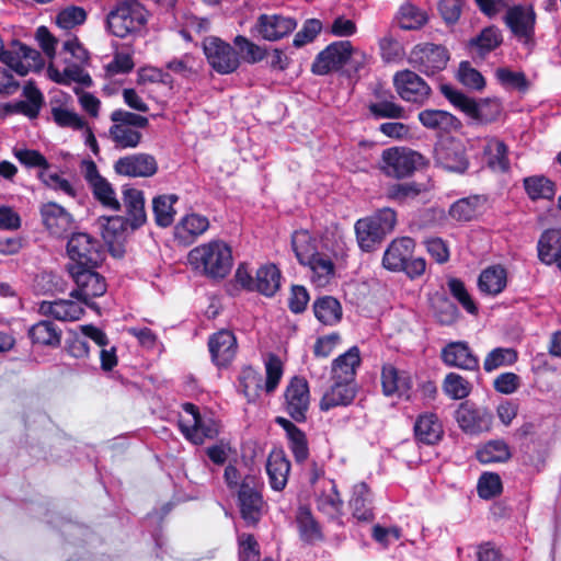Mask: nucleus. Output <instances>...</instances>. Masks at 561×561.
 <instances>
[{
	"label": "nucleus",
	"instance_id": "37",
	"mask_svg": "<svg viewBox=\"0 0 561 561\" xmlns=\"http://www.w3.org/2000/svg\"><path fill=\"white\" fill-rule=\"evenodd\" d=\"M350 505L353 510V516L358 520L373 519L371 493L365 482H359L354 485Z\"/></svg>",
	"mask_w": 561,
	"mask_h": 561
},
{
	"label": "nucleus",
	"instance_id": "15",
	"mask_svg": "<svg viewBox=\"0 0 561 561\" xmlns=\"http://www.w3.org/2000/svg\"><path fill=\"white\" fill-rule=\"evenodd\" d=\"M257 485L259 481L255 476H247L238 492L240 512L249 525H255L262 514L263 499Z\"/></svg>",
	"mask_w": 561,
	"mask_h": 561
},
{
	"label": "nucleus",
	"instance_id": "10",
	"mask_svg": "<svg viewBox=\"0 0 561 561\" xmlns=\"http://www.w3.org/2000/svg\"><path fill=\"white\" fill-rule=\"evenodd\" d=\"M80 171L87 183L89 184L94 198L104 207L112 210H119L121 204L116 198L112 184L100 174L98 167L93 160H83Z\"/></svg>",
	"mask_w": 561,
	"mask_h": 561
},
{
	"label": "nucleus",
	"instance_id": "40",
	"mask_svg": "<svg viewBox=\"0 0 561 561\" xmlns=\"http://www.w3.org/2000/svg\"><path fill=\"white\" fill-rule=\"evenodd\" d=\"M178 199L175 194L159 195L152 199V211L158 226L165 228L173 224L176 214L174 204Z\"/></svg>",
	"mask_w": 561,
	"mask_h": 561
},
{
	"label": "nucleus",
	"instance_id": "20",
	"mask_svg": "<svg viewBox=\"0 0 561 561\" xmlns=\"http://www.w3.org/2000/svg\"><path fill=\"white\" fill-rule=\"evenodd\" d=\"M459 426L468 433L486 432L492 426V413L483 408H477L469 402L461 403L456 411Z\"/></svg>",
	"mask_w": 561,
	"mask_h": 561
},
{
	"label": "nucleus",
	"instance_id": "56",
	"mask_svg": "<svg viewBox=\"0 0 561 561\" xmlns=\"http://www.w3.org/2000/svg\"><path fill=\"white\" fill-rule=\"evenodd\" d=\"M398 22L403 30H415L426 22V13L411 3L400 8Z\"/></svg>",
	"mask_w": 561,
	"mask_h": 561
},
{
	"label": "nucleus",
	"instance_id": "24",
	"mask_svg": "<svg viewBox=\"0 0 561 561\" xmlns=\"http://www.w3.org/2000/svg\"><path fill=\"white\" fill-rule=\"evenodd\" d=\"M37 311L44 317L59 321H77L83 314L84 309L79 301L60 299L55 301H41Z\"/></svg>",
	"mask_w": 561,
	"mask_h": 561
},
{
	"label": "nucleus",
	"instance_id": "58",
	"mask_svg": "<svg viewBox=\"0 0 561 561\" xmlns=\"http://www.w3.org/2000/svg\"><path fill=\"white\" fill-rule=\"evenodd\" d=\"M457 78L465 87L472 90L481 91L485 87L484 77L468 61L460 62Z\"/></svg>",
	"mask_w": 561,
	"mask_h": 561
},
{
	"label": "nucleus",
	"instance_id": "38",
	"mask_svg": "<svg viewBox=\"0 0 561 561\" xmlns=\"http://www.w3.org/2000/svg\"><path fill=\"white\" fill-rule=\"evenodd\" d=\"M483 153L486 158V164L496 172H505L510 169L506 145L496 139L488 138L483 147Z\"/></svg>",
	"mask_w": 561,
	"mask_h": 561
},
{
	"label": "nucleus",
	"instance_id": "54",
	"mask_svg": "<svg viewBox=\"0 0 561 561\" xmlns=\"http://www.w3.org/2000/svg\"><path fill=\"white\" fill-rule=\"evenodd\" d=\"M502 43V35L499 28L494 26L485 27L481 33L470 41L472 48H476L480 55H484L495 49Z\"/></svg>",
	"mask_w": 561,
	"mask_h": 561
},
{
	"label": "nucleus",
	"instance_id": "5",
	"mask_svg": "<svg viewBox=\"0 0 561 561\" xmlns=\"http://www.w3.org/2000/svg\"><path fill=\"white\" fill-rule=\"evenodd\" d=\"M265 373L266 379L263 381L262 375L252 367L242 370L240 388L248 401H255L263 390L270 394L277 388L283 376V363L276 355L270 354L265 359Z\"/></svg>",
	"mask_w": 561,
	"mask_h": 561
},
{
	"label": "nucleus",
	"instance_id": "48",
	"mask_svg": "<svg viewBox=\"0 0 561 561\" xmlns=\"http://www.w3.org/2000/svg\"><path fill=\"white\" fill-rule=\"evenodd\" d=\"M209 228L208 218L198 214L185 216L176 226V234L180 238H196Z\"/></svg>",
	"mask_w": 561,
	"mask_h": 561
},
{
	"label": "nucleus",
	"instance_id": "57",
	"mask_svg": "<svg viewBox=\"0 0 561 561\" xmlns=\"http://www.w3.org/2000/svg\"><path fill=\"white\" fill-rule=\"evenodd\" d=\"M317 506L320 511L331 516L340 512L342 500L332 482H329L328 488L317 496Z\"/></svg>",
	"mask_w": 561,
	"mask_h": 561
},
{
	"label": "nucleus",
	"instance_id": "61",
	"mask_svg": "<svg viewBox=\"0 0 561 561\" xmlns=\"http://www.w3.org/2000/svg\"><path fill=\"white\" fill-rule=\"evenodd\" d=\"M51 115L54 121L60 127H69L76 130L82 129L85 126V122L73 111L66 107H53Z\"/></svg>",
	"mask_w": 561,
	"mask_h": 561
},
{
	"label": "nucleus",
	"instance_id": "2",
	"mask_svg": "<svg viewBox=\"0 0 561 561\" xmlns=\"http://www.w3.org/2000/svg\"><path fill=\"white\" fill-rule=\"evenodd\" d=\"M415 242L410 237H400L392 240L382 256V266L391 272H404L411 279L425 273L426 261L414 257Z\"/></svg>",
	"mask_w": 561,
	"mask_h": 561
},
{
	"label": "nucleus",
	"instance_id": "41",
	"mask_svg": "<svg viewBox=\"0 0 561 561\" xmlns=\"http://www.w3.org/2000/svg\"><path fill=\"white\" fill-rule=\"evenodd\" d=\"M280 284V273L273 264L261 266L254 277L253 290L265 296H273Z\"/></svg>",
	"mask_w": 561,
	"mask_h": 561
},
{
	"label": "nucleus",
	"instance_id": "21",
	"mask_svg": "<svg viewBox=\"0 0 561 561\" xmlns=\"http://www.w3.org/2000/svg\"><path fill=\"white\" fill-rule=\"evenodd\" d=\"M297 26L294 19L278 14L259 16L255 31L265 41L275 42L290 34Z\"/></svg>",
	"mask_w": 561,
	"mask_h": 561
},
{
	"label": "nucleus",
	"instance_id": "49",
	"mask_svg": "<svg viewBox=\"0 0 561 561\" xmlns=\"http://www.w3.org/2000/svg\"><path fill=\"white\" fill-rule=\"evenodd\" d=\"M518 354L512 347H496L492 350L483 362V368L491 373L504 366H512L516 363Z\"/></svg>",
	"mask_w": 561,
	"mask_h": 561
},
{
	"label": "nucleus",
	"instance_id": "33",
	"mask_svg": "<svg viewBox=\"0 0 561 561\" xmlns=\"http://www.w3.org/2000/svg\"><path fill=\"white\" fill-rule=\"evenodd\" d=\"M359 364V350L353 346L334 359L332 364V380L355 382L356 368Z\"/></svg>",
	"mask_w": 561,
	"mask_h": 561
},
{
	"label": "nucleus",
	"instance_id": "26",
	"mask_svg": "<svg viewBox=\"0 0 561 561\" xmlns=\"http://www.w3.org/2000/svg\"><path fill=\"white\" fill-rule=\"evenodd\" d=\"M440 92L456 108L469 117L482 123L490 121L483 114V105L489 103L486 100L483 103H477L473 99L448 84H442Z\"/></svg>",
	"mask_w": 561,
	"mask_h": 561
},
{
	"label": "nucleus",
	"instance_id": "3",
	"mask_svg": "<svg viewBox=\"0 0 561 561\" xmlns=\"http://www.w3.org/2000/svg\"><path fill=\"white\" fill-rule=\"evenodd\" d=\"M148 11L138 0H122L106 16L108 31L116 37L139 33L146 25Z\"/></svg>",
	"mask_w": 561,
	"mask_h": 561
},
{
	"label": "nucleus",
	"instance_id": "8",
	"mask_svg": "<svg viewBox=\"0 0 561 561\" xmlns=\"http://www.w3.org/2000/svg\"><path fill=\"white\" fill-rule=\"evenodd\" d=\"M96 267H80L72 266L67 267V272L76 288L70 293V297L77 298L82 304L90 308H96L94 302H90V299L103 296L106 291V283L102 275L95 272Z\"/></svg>",
	"mask_w": 561,
	"mask_h": 561
},
{
	"label": "nucleus",
	"instance_id": "32",
	"mask_svg": "<svg viewBox=\"0 0 561 561\" xmlns=\"http://www.w3.org/2000/svg\"><path fill=\"white\" fill-rule=\"evenodd\" d=\"M415 437L419 442L434 445L443 436V425L434 413L426 412L421 414L414 424Z\"/></svg>",
	"mask_w": 561,
	"mask_h": 561
},
{
	"label": "nucleus",
	"instance_id": "23",
	"mask_svg": "<svg viewBox=\"0 0 561 561\" xmlns=\"http://www.w3.org/2000/svg\"><path fill=\"white\" fill-rule=\"evenodd\" d=\"M381 385L385 396L397 394L399 397L409 398L413 382L410 373L400 370L391 364L382 366Z\"/></svg>",
	"mask_w": 561,
	"mask_h": 561
},
{
	"label": "nucleus",
	"instance_id": "7",
	"mask_svg": "<svg viewBox=\"0 0 561 561\" xmlns=\"http://www.w3.org/2000/svg\"><path fill=\"white\" fill-rule=\"evenodd\" d=\"M70 262L67 267H98L105 259L103 244L85 232L73 233L67 243Z\"/></svg>",
	"mask_w": 561,
	"mask_h": 561
},
{
	"label": "nucleus",
	"instance_id": "25",
	"mask_svg": "<svg viewBox=\"0 0 561 561\" xmlns=\"http://www.w3.org/2000/svg\"><path fill=\"white\" fill-rule=\"evenodd\" d=\"M213 362L218 366L229 364L237 352V340L231 331L220 330L208 340Z\"/></svg>",
	"mask_w": 561,
	"mask_h": 561
},
{
	"label": "nucleus",
	"instance_id": "36",
	"mask_svg": "<svg viewBox=\"0 0 561 561\" xmlns=\"http://www.w3.org/2000/svg\"><path fill=\"white\" fill-rule=\"evenodd\" d=\"M28 336L34 344L57 347L61 342V330L55 323L43 320L28 329Z\"/></svg>",
	"mask_w": 561,
	"mask_h": 561
},
{
	"label": "nucleus",
	"instance_id": "31",
	"mask_svg": "<svg viewBox=\"0 0 561 561\" xmlns=\"http://www.w3.org/2000/svg\"><path fill=\"white\" fill-rule=\"evenodd\" d=\"M290 465L282 450H273L266 461L270 484L275 491H282L286 484Z\"/></svg>",
	"mask_w": 561,
	"mask_h": 561
},
{
	"label": "nucleus",
	"instance_id": "28",
	"mask_svg": "<svg viewBox=\"0 0 561 561\" xmlns=\"http://www.w3.org/2000/svg\"><path fill=\"white\" fill-rule=\"evenodd\" d=\"M442 358L448 366L465 370H478L479 359L465 342H451L444 347Z\"/></svg>",
	"mask_w": 561,
	"mask_h": 561
},
{
	"label": "nucleus",
	"instance_id": "29",
	"mask_svg": "<svg viewBox=\"0 0 561 561\" xmlns=\"http://www.w3.org/2000/svg\"><path fill=\"white\" fill-rule=\"evenodd\" d=\"M356 383L343 380H333V385L320 400V409L328 411L340 405H348L355 399Z\"/></svg>",
	"mask_w": 561,
	"mask_h": 561
},
{
	"label": "nucleus",
	"instance_id": "47",
	"mask_svg": "<svg viewBox=\"0 0 561 561\" xmlns=\"http://www.w3.org/2000/svg\"><path fill=\"white\" fill-rule=\"evenodd\" d=\"M378 101L370 103L368 108L375 117L403 118L405 112L402 106L396 104L390 93L377 94Z\"/></svg>",
	"mask_w": 561,
	"mask_h": 561
},
{
	"label": "nucleus",
	"instance_id": "17",
	"mask_svg": "<svg viewBox=\"0 0 561 561\" xmlns=\"http://www.w3.org/2000/svg\"><path fill=\"white\" fill-rule=\"evenodd\" d=\"M437 165L451 172L463 173L469 165L463 146L454 139L438 142L434 149Z\"/></svg>",
	"mask_w": 561,
	"mask_h": 561
},
{
	"label": "nucleus",
	"instance_id": "30",
	"mask_svg": "<svg viewBox=\"0 0 561 561\" xmlns=\"http://www.w3.org/2000/svg\"><path fill=\"white\" fill-rule=\"evenodd\" d=\"M511 31L520 39L527 42L533 34L535 14L531 10L517 5L511 8L505 18Z\"/></svg>",
	"mask_w": 561,
	"mask_h": 561
},
{
	"label": "nucleus",
	"instance_id": "50",
	"mask_svg": "<svg viewBox=\"0 0 561 561\" xmlns=\"http://www.w3.org/2000/svg\"><path fill=\"white\" fill-rule=\"evenodd\" d=\"M524 186L531 199H551L554 194V183L543 175L529 176L524 180Z\"/></svg>",
	"mask_w": 561,
	"mask_h": 561
},
{
	"label": "nucleus",
	"instance_id": "59",
	"mask_svg": "<svg viewBox=\"0 0 561 561\" xmlns=\"http://www.w3.org/2000/svg\"><path fill=\"white\" fill-rule=\"evenodd\" d=\"M444 390L450 398L459 400L470 393L471 385L460 375L450 373L445 377Z\"/></svg>",
	"mask_w": 561,
	"mask_h": 561
},
{
	"label": "nucleus",
	"instance_id": "19",
	"mask_svg": "<svg viewBox=\"0 0 561 561\" xmlns=\"http://www.w3.org/2000/svg\"><path fill=\"white\" fill-rule=\"evenodd\" d=\"M114 171L129 178H149L157 173L158 163L148 153H135L119 158L114 163Z\"/></svg>",
	"mask_w": 561,
	"mask_h": 561
},
{
	"label": "nucleus",
	"instance_id": "62",
	"mask_svg": "<svg viewBox=\"0 0 561 561\" xmlns=\"http://www.w3.org/2000/svg\"><path fill=\"white\" fill-rule=\"evenodd\" d=\"M495 77L500 83L507 89L526 90L528 82L523 72L512 71L508 68H499L495 71Z\"/></svg>",
	"mask_w": 561,
	"mask_h": 561
},
{
	"label": "nucleus",
	"instance_id": "13",
	"mask_svg": "<svg viewBox=\"0 0 561 561\" xmlns=\"http://www.w3.org/2000/svg\"><path fill=\"white\" fill-rule=\"evenodd\" d=\"M383 171L386 174L401 179L410 175L419 164L422 156L408 148H390L382 152Z\"/></svg>",
	"mask_w": 561,
	"mask_h": 561
},
{
	"label": "nucleus",
	"instance_id": "63",
	"mask_svg": "<svg viewBox=\"0 0 561 561\" xmlns=\"http://www.w3.org/2000/svg\"><path fill=\"white\" fill-rule=\"evenodd\" d=\"M502 492V481L496 473H483L478 482V493L482 499L489 500Z\"/></svg>",
	"mask_w": 561,
	"mask_h": 561
},
{
	"label": "nucleus",
	"instance_id": "44",
	"mask_svg": "<svg viewBox=\"0 0 561 561\" xmlns=\"http://www.w3.org/2000/svg\"><path fill=\"white\" fill-rule=\"evenodd\" d=\"M304 265L310 267V278L317 287L327 286L334 277V264L325 255L318 254Z\"/></svg>",
	"mask_w": 561,
	"mask_h": 561
},
{
	"label": "nucleus",
	"instance_id": "35",
	"mask_svg": "<svg viewBox=\"0 0 561 561\" xmlns=\"http://www.w3.org/2000/svg\"><path fill=\"white\" fill-rule=\"evenodd\" d=\"M539 260L551 265L561 255V229H548L539 238L538 244Z\"/></svg>",
	"mask_w": 561,
	"mask_h": 561
},
{
	"label": "nucleus",
	"instance_id": "51",
	"mask_svg": "<svg viewBox=\"0 0 561 561\" xmlns=\"http://www.w3.org/2000/svg\"><path fill=\"white\" fill-rule=\"evenodd\" d=\"M291 245L301 264L307 263L319 254L316 252L314 241L307 230L296 231L291 238Z\"/></svg>",
	"mask_w": 561,
	"mask_h": 561
},
{
	"label": "nucleus",
	"instance_id": "53",
	"mask_svg": "<svg viewBox=\"0 0 561 561\" xmlns=\"http://www.w3.org/2000/svg\"><path fill=\"white\" fill-rule=\"evenodd\" d=\"M432 309L435 318L442 324H453L458 317V308L446 296L436 294L432 298Z\"/></svg>",
	"mask_w": 561,
	"mask_h": 561
},
{
	"label": "nucleus",
	"instance_id": "34",
	"mask_svg": "<svg viewBox=\"0 0 561 561\" xmlns=\"http://www.w3.org/2000/svg\"><path fill=\"white\" fill-rule=\"evenodd\" d=\"M123 197L128 215V218L126 219L128 220L131 229L142 226L147 220L144 193L134 187H125L123 191Z\"/></svg>",
	"mask_w": 561,
	"mask_h": 561
},
{
	"label": "nucleus",
	"instance_id": "11",
	"mask_svg": "<svg viewBox=\"0 0 561 561\" xmlns=\"http://www.w3.org/2000/svg\"><path fill=\"white\" fill-rule=\"evenodd\" d=\"M448 60L447 49L431 43L415 46L410 55V61L414 68L426 76H433L445 69Z\"/></svg>",
	"mask_w": 561,
	"mask_h": 561
},
{
	"label": "nucleus",
	"instance_id": "45",
	"mask_svg": "<svg viewBox=\"0 0 561 561\" xmlns=\"http://www.w3.org/2000/svg\"><path fill=\"white\" fill-rule=\"evenodd\" d=\"M102 238L108 244L118 240L127 230L129 222L122 216L100 217L95 222Z\"/></svg>",
	"mask_w": 561,
	"mask_h": 561
},
{
	"label": "nucleus",
	"instance_id": "43",
	"mask_svg": "<svg viewBox=\"0 0 561 561\" xmlns=\"http://www.w3.org/2000/svg\"><path fill=\"white\" fill-rule=\"evenodd\" d=\"M481 291L489 295L500 294L506 286V271L501 265L485 268L478 282Z\"/></svg>",
	"mask_w": 561,
	"mask_h": 561
},
{
	"label": "nucleus",
	"instance_id": "55",
	"mask_svg": "<svg viewBox=\"0 0 561 561\" xmlns=\"http://www.w3.org/2000/svg\"><path fill=\"white\" fill-rule=\"evenodd\" d=\"M480 205L481 198L479 196L461 198L451 205L449 214L451 218L458 221H469L476 217Z\"/></svg>",
	"mask_w": 561,
	"mask_h": 561
},
{
	"label": "nucleus",
	"instance_id": "42",
	"mask_svg": "<svg viewBox=\"0 0 561 561\" xmlns=\"http://www.w3.org/2000/svg\"><path fill=\"white\" fill-rule=\"evenodd\" d=\"M316 318L325 325H334L342 318V307L337 299L324 296L313 304Z\"/></svg>",
	"mask_w": 561,
	"mask_h": 561
},
{
	"label": "nucleus",
	"instance_id": "1",
	"mask_svg": "<svg viewBox=\"0 0 561 561\" xmlns=\"http://www.w3.org/2000/svg\"><path fill=\"white\" fill-rule=\"evenodd\" d=\"M191 266L211 278H224L232 266L230 248L222 241H211L192 249L187 256Z\"/></svg>",
	"mask_w": 561,
	"mask_h": 561
},
{
	"label": "nucleus",
	"instance_id": "6",
	"mask_svg": "<svg viewBox=\"0 0 561 561\" xmlns=\"http://www.w3.org/2000/svg\"><path fill=\"white\" fill-rule=\"evenodd\" d=\"M113 125L108 129V136L115 148H136L142 138L139 129L146 128L149 124L147 117L124 110H116L111 114Z\"/></svg>",
	"mask_w": 561,
	"mask_h": 561
},
{
	"label": "nucleus",
	"instance_id": "14",
	"mask_svg": "<svg viewBox=\"0 0 561 561\" xmlns=\"http://www.w3.org/2000/svg\"><path fill=\"white\" fill-rule=\"evenodd\" d=\"M184 411L188 419L181 417L179 426L187 439L196 445L204 443L205 438H213L218 434V428L211 420H204L192 403L184 404Z\"/></svg>",
	"mask_w": 561,
	"mask_h": 561
},
{
	"label": "nucleus",
	"instance_id": "12",
	"mask_svg": "<svg viewBox=\"0 0 561 561\" xmlns=\"http://www.w3.org/2000/svg\"><path fill=\"white\" fill-rule=\"evenodd\" d=\"M310 405L309 386L305 378L293 377L284 393V408L296 422H304Z\"/></svg>",
	"mask_w": 561,
	"mask_h": 561
},
{
	"label": "nucleus",
	"instance_id": "4",
	"mask_svg": "<svg viewBox=\"0 0 561 561\" xmlns=\"http://www.w3.org/2000/svg\"><path fill=\"white\" fill-rule=\"evenodd\" d=\"M397 224V214L391 208H382L355 224L356 239L363 251L370 252L390 233Z\"/></svg>",
	"mask_w": 561,
	"mask_h": 561
},
{
	"label": "nucleus",
	"instance_id": "39",
	"mask_svg": "<svg viewBox=\"0 0 561 561\" xmlns=\"http://www.w3.org/2000/svg\"><path fill=\"white\" fill-rule=\"evenodd\" d=\"M419 119L423 126L431 129L449 131L460 127V122L457 117L440 110H424L420 112Z\"/></svg>",
	"mask_w": 561,
	"mask_h": 561
},
{
	"label": "nucleus",
	"instance_id": "27",
	"mask_svg": "<svg viewBox=\"0 0 561 561\" xmlns=\"http://www.w3.org/2000/svg\"><path fill=\"white\" fill-rule=\"evenodd\" d=\"M42 220L51 236L61 237L71 229L72 217L56 203H47L41 207Z\"/></svg>",
	"mask_w": 561,
	"mask_h": 561
},
{
	"label": "nucleus",
	"instance_id": "60",
	"mask_svg": "<svg viewBox=\"0 0 561 561\" xmlns=\"http://www.w3.org/2000/svg\"><path fill=\"white\" fill-rule=\"evenodd\" d=\"M424 191L425 187L416 183H398L388 188L387 195L391 199L404 203L415 198Z\"/></svg>",
	"mask_w": 561,
	"mask_h": 561
},
{
	"label": "nucleus",
	"instance_id": "18",
	"mask_svg": "<svg viewBox=\"0 0 561 561\" xmlns=\"http://www.w3.org/2000/svg\"><path fill=\"white\" fill-rule=\"evenodd\" d=\"M351 42L339 41L327 46L318 54L313 64L312 72L318 76L328 75L331 71L339 70L345 65V58L350 54Z\"/></svg>",
	"mask_w": 561,
	"mask_h": 561
},
{
	"label": "nucleus",
	"instance_id": "46",
	"mask_svg": "<svg viewBox=\"0 0 561 561\" xmlns=\"http://www.w3.org/2000/svg\"><path fill=\"white\" fill-rule=\"evenodd\" d=\"M296 522L300 537L304 541L312 543L322 538L321 529L307 507H299Z\"/></svg>",
	"mask_w": 561,
	"mask_h": 561
},
{
	"label": "nucleus",
	"instance_id": "52",
	"mask_svg": "<svg viewBox=\"0 0 561 561\" xmlns=\"http://www.w3.org/2000/svg\"><path fill=\"white\" fill-rule=\"evenodd\" d=\"M482 463L503 462L511 458L510 448L503 440H492L477 453Z\"/></svg>",
	"mask_w": 561,
	"mask_h": 561
},
{
	"label": "nucleus",
	"instance_id": "64",
	"mask_svg": "<svg viewBox=\"0 0 561 561\" xmlns=\"http://www.w3.org/2000/svg\"><path fill=\"white\" fill-rule=\"evenodd\" d=\"M234 44L244 54L243 58L249 64H256L266 57V50L263 47L250 42L244 36L238 35L234 38Z\"/></svg>",
	"mask_w": 561,
	"mask_h": 561
},
{
	"label": "nucleus",
	"instance_id": "22",
	"mask_svg": "<svg viewBox=\"0 0 561 561\" xmlns=\"http://www.w3.org/2000/svg\"><path fill=\"white\" fill-rule=\"evenodd\" d=\"M23 96L25 101H18L15 103H8L3 106L4 114H23L26 117L34 119L39 115L41 108L44 105L43 93L36 88L34 81H27L23 88Z\"/></svg>",
	"mask_w": 561,
	"mask_h": 561
},
{
	"label": "nucleus",
	"instance_id": "9",
	"mask_svg": "<svg viewBox=\"0 0 561 561\" xmlns=\"http://www.w3.org/2000/svg\"><path fill=\"white\" fill-rule=\"evenodd\" d=\"M202 47L208 65L217 73L230 75L240 67L239 53L221 38L207 36L203 39Z\"/></svg>",
	"mask_w": 561,
	"mask_h": 561
},
{
	"label": "nucleus",
	"instance_id": "16",
	"mask_svg": "<svg viewBox=\"0 0 561 561\" xmlns=\"http://www.w3.org/2000/svg\"><path fill=\"white\" fill-rule=\"evenodd\" d=\"M397 93L407 102L424 103L431 93L428 84L415 72L403 70L393 78Z\"/></svg>",
	"mask_w": 561,
	"mask_h": 561
}]
</instances>
